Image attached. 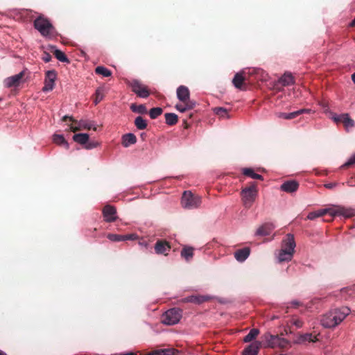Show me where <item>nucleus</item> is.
<instances>
[{
	"label": "nucleus",
	"instance_id": "ddd939ff",
	"mask_svg": "<svg viewBox=\"0 0 355 355\" xmlns=\"http://www.w3.org/2000/svg\"><path fill=\"white\" fill-rule=\"evenodd\" d=\"M210 297L206 295H190L184 297L180 300L183 303H193L196 304H200L205 302L209 301Z\"/></svg>",
	"mask_w": 355,
	"mask_h": 355
},
{
	"label": "nucleus",
	"instance_id": "9d476101",
	"mask_svg": "<svg viewBox=\"0 0 355 355\" xmlns=\"http://www.w3.org/2000/svg\"><path fill=\"white\" fill-rule=\"evenodd\" d=\"M104 220L107 223H112L118 219L117 211L115 207L107 205L102 210Z\"/></svg>",
	"mask_w": 355,
	"mask_h": 355
},
{
	"label": "nucleus",
	"instance_id": "49530a36",
	"mask_svg": "<svg viewBox=\"0 0 355 355\" xmlns=\"http://www.w3.org/2000/svg\"><path fill=\"white\" fill-rule=\"evenodd\" d=\"M98 144L96 141H89L88 140L87 143L85 145V148L87 149H92L94 148H96Z\"/></svg>",
	"mask_w": 355,
	"mask_h": 355
},
{
	"label": "nucleus",
	"instance_id": "58836bf2",
	"mask_svg": "<svg viewBox=\"0 0 355 355\" xmlns=\"http://www.w3.org/2000/svg\"><path fill=\"white\" fill-rule=\"evenodd\" d=\"M214 112L219 117H221L223 119L229 118L227 110L225 108H223L221 107H217L214 109Z\"/></svg>",
	"mask_w": 355,
	"mask_h": 355
},
{
	"label": "nucleus",
	"instance_id": "a18cd8bd",
	"mask_svg": "<svg viewBox=\"0 0 355 355\" xmlns=\"http://www.w3.org/2000/svg\"><path fill=\"white\" fill-rule=\"evenodd\" d=\"M295 112L296 117H297L298 116H300V114H310L312 112V110L311 109H300V110L295 111Z\"/></svg>",
	"mask_w": 355,
	"mask_h": 355
},
{
	"label": "nucleus",
	"instance_id": "c756f323",
	"mask_svg": "<svg viewBox=\"0 0 355 355\" xmlns=\"http://www.w3.org/2000/svg\"><path fill=\"white\" fill-rule=\"evenodd\" d=\"M243 175H245L246 176L252 178V179L260 180H263L262 175L254 173L253 169L250 168H243Z\"/></svg>",
	"mask_w": 355,
	"mask_h": 355
},
{
	"label": "nucleus",
	"instance_id": "37998d69",
	"mask_svg": "<svg viewBox=\"0 0 355 355\" xmlns=\"http://www.w3.org/2000/svg\"><path fill=\"white\" fill-rule=\"evenodd\" d=\"M302 338L304 341H309L315 343L318 340L316 336H313L312 334H305L302 336Z\"/></svg>",
	"mask_w": 355,
	"mask_h": 355
},
{
	"label": "nucleus",
	"instance_id": "f03ea898",
	"mask_svg": "<svg viewBox=\"0 0 355 355\" xmlns=\"http://www.w3.org/2000/svg\"><path fill=\"white\" fill-rule=\"evenodd\" d=\"M33 25L34 28L44 37L50 35L54 30V27L49 19L42 14H40L37 16L34 21Z\"/></svg>",
	"mask_w": 355,
	"mask_h": 355
},
{
	"label": "nucleus",
	"instance_id": "cd10ccee",
	"mask_svg": "<svg viewBox=\"0 0 355 355\" xmlns=\"http://www.w3.org/2000/svg\"><path fill=\"white\" fill-rule=\"evenodd\" d=\"M293 255V253L281 249L278 255L279 262L289 261L291 260Z\"/></svg>",
	"mask_w": 355,
	"mask_h": 355
},
{
	"label": "nucleus",
	"instance_id": "c03bdc74",
	"mask_svg": "<svg viewBox=\"0 0 355 355\" xmlns=\"http://www.w3.org/2000/svg\"><path fill=\"white\" fill-rule=\"evenodd\" d=\"M290 323L295 325L297 328H301L303 325V322L300 319L296 318L291 319Z\"/></svg>",
	"mask_w": 355,
	"mask_h": 355
},
{
	"label": "nucleus",
	"instance_id": "864d4df0",
	"mask_svg": "<svg viewBox=\"0 0 355 355\" xmlns=\"http://www.w3.org/2000/svg\"><path fill=\"white\" fill-rule=\"evenodd\" d=\"M70 129H71V130L72 132H77V131L80 130V126H79V125H78V127H73V126H72V125H71V126L70 127Z\"/></svg>",
	"mask_w": 355,
	"mask_h": 355
},
{
	"label": "nucleus",
	"instance_id": "1a4fd4ad",
	"mask_svg": "<svg viewBox=\"0 0 355 355\" xmlns=\"http://www.w3.org/2000/svg\"><path fill=\"white\" fill-rule=\"evenodd\" d=\"M24 75H25V71H22L20 73H19L18 74L6 78L4 80L5 87L7 88H10V87H17L19 86V85L21 83L24 82V80H23Z\"/></svg>",
	"mask_w": 355,
	"mask_h": 355
},
{
	"label": "nucleus",
	"instance_id": "09e8293b",
	"mask_svg": "<svg viewBox=\"0 0 355 355\" xmlns=\"http://www.w3.org/2000/svg\"><path fill=\"white\" fill-rule=\"evenodd\" d=\"M123 238H124V241L135 240L138 238V236L135 234H130L123 235Z\"/></svg>",
	"mask_w": 355,
	"mask_h": 355
},
{
	"label": "nucleus",
	"instance_id": "ea45409f",
	"mask_svg": "<svg viewBox=\"0 0 355 355\" xmlns=\"http://www.w3.org/2000/svg\"><path fill=\"white\" fill-rule=\"evenodd\" d=\"M104 98V92L103 89L101 87L98 88L95 92V99L94 103L97 105Z\"/></svg>",
	"mask_w": 355,
	"mask_h": 355
},
{
	"label": "nucleus",
	"instance_id": "2f4dec72",
	"mask_svg": "<svg viewBox=\"0 0 355 355\" xmlns=\"http://www.w3.org/2000/svg\"><path fill=\"white\" fill-rule=\"evenodd\" d=\"M183 104H177L175 107L180 112H184L187 110L193 109L195 107V103H182Z\"/></svg>",
	"mask_w": 355,
	"mask_h": 355
},
{
	"label": "nucleus",
	"instance_id": "4be33fe9",
	"mask_svg": "<svg viewBox=\"0 0 355 355\" xmlns=\"http://www.w3.org/2000/svg\"><path fill=\"white\" fill-rule=\"evenodd\" d=\"M273 229L274 226L272 224L266 223L257 229L256 234L259 236H268L270 235Z\"/></svg>",
	"mask_w": 355,
	"mask_h": 355
},
{
	"label": "nucleus",
	"instance_id": "4468645a",
	"mask_svg": "<svg viewBox=\"0 0 355 355\" xmlns=\"http://www.w3.org/2000/svg\"><path fill=\"white\" fill-rule=\"evenodd\" d=\"M171 245L165 240H158L155 244V250L157 254L166 255L170 251Z\"/></svg>",
	"mask_w": 355,
	"mask_h": 355
},
{
	"label": "nucleus",
	"instance_id": "c85d7f7f",
	"mask_svg": "<svg viewBox=\"0 0 355 355\" xmlns=\"http://www.w3.org/2000/svg\"><path fill=\"white\" fill-rule=\"evenodd\" d=\"M245 78L243 77V74L241 73H237L232 80V83L235 87L241 89L242 85L244 83Z\"/></svg>",
	"mask_w": 355,
	"mask_h": 355
},
{
	"label": "nucleus",
	"instance_id": "8fccbe9b",
	"mask_svg": "<svg viewBox=\"0 0 355 355\" xmlns=\"http://www.w3.org/2000/svg\"><path fill=\"white\" fill-rule=\"evenodd\" d=\"M42 59L45 62H49L51 61V55L49 53H46V52H44L43 53V55H42Z\"/></svg>",
	"mask_w": 355,
	"mask_h": 355
},
{
	"label": "nucleus",
	"instance_id": "72a5a7b5",
	"mask_svg": "<svg viewBox=\"0 0 355 355\" xmlns=\"http://www.w3.org/2000/svg\"><path fill=\"white\" fill-rule=\"evenodd\" d=\"M130 110L133 112L139 113V114H146L147 113V109L146 106L143 104L141 105H137L135 103H132L130 105Z\"/></svg>",
	"mask_w": 355,
	"mask_h": 355
},
{
	"label": "nucleus",
	"instance_id": "dca6fc26",
	"mask_svg": "<svg viewBox=\"0 0 355 355\" xmlns=\"http://www.w3.org/2000/svg\"><path fill=\"white\" fill-rule=\"evenodd\" d=\"M299 183L295 180H288L284 182L280 187L281 190L287 192L293 193L297 190Z\"/></svg>",
	"mask_w": 355,
	"mask_h": 355
},
{
	"label": "nucleus",
	"instance_id": "bf43d9fd",
	"mask_svg": "<svg viewBox=\"0 0 355 355\" xmlns=\"http://www.w3.org/2000/svg\"><path fill=\"white\" fill-rule=\"evenodd\" d=\"M139 244H140V245H144V243H142V242H139ZM145 246H146V244H145Z\"/></svg>",
	"mask_w": 355,
	"mask_h": 355
},
{
	"label": "nucleus",
	"instance_id": "a19ab883",
	"mask_svg": "<svg viewBox=\"0 0 355 355\" xmlns=\"http://www.w3.org/2000/svg\"><path fill=\"white\" fill-rule=\"evenodd\" d=\"M163 112V110L161 107H153L150 110L149 115L152 119H155L161 115Z\"/></svg>",
	"mask_w": 355,
	"mask_h": 355
},
{
	"label": "nucleus",
	"instance_id": "412c9836",
	"mask_svg": "<svg viewBox=\"0 0 355 355\" xmlns=\"http://www.w3.org/2000/svg\"><path fill=\"white\" fill-rule=\"evenodd\" d=\"M277 84L286 87L294 84V78L291 73H285L279 80Z\"/></svg>",
	"mask_w": 355,
	"mask_h": 355
},
{
	"label": "nucleus",
	"instance_id": "a211bd4d",
	"mask_svg": "<svg viewBox=\"0 0 355 355\" xmlns=\"http://www.w3.org/2000/svg\"><path fill=\"white\" fill-rule=\"evenodd\" d=\"M260 347L261 343L254 341L244 349L243 355H257Z\"/></svg>",
	"mask_w": 355,
	"mask_h": 355
},
{
	"label": "nucleus",
	"instance_id": "680f3d73",
	"mask_svg": "<svg viewBox=\"0 0 355 355\" xmlns=\"http://www.w3.org/2000/svg\"><path fill=\"white\" fill-rule=\"evenodd\" d=\"M2 101V98H0V101Z\"/></svg>",
	"mask_w": 355,
	"mask_h": 355
},
{
	"label": "nucleus",
	"instance_id": "79ce46f5",
	"mask_svg": "<svg viewBox=\"0 0 355 355\" xmlns=\"http://www.w3.org/2000/svg\"><path fill=\"white\" fill-rule=\"evenodd\" d=\"M107 239L112 241L119 242L124 241L123 235L116 234H108L107 236Z\"/></svg>",
	"mask_w": 355,
	"mask_h": 355
},
{
	"label": "nucleus",
	"instance_id": "de8ad7c7",
	"mask_svg": "<svg viewBox=\"0 0 355 355\" xmlns=\"http://www.w3.org/2000/svg\"><path fill=\"white\" fill-rule=\"evenodd\" d=\"M278 343H279V344H278L277 347L283 348V347H285L288 345V341L285 338L279 337V340Z\"/></svg>",
	"mask_w": 355,
	"mask_h": 355
},
{
	"label": "nucleus",
	"instance_id": "473e14b6",
	"mask_svg": "<svg viewBox=\"0 0 355 355\" xmlns=\"http://www.w3.org/2000/svg\"><path fill=\"white\" fill-rule=\"evenodd\" d=\"M181 256L187 261L190 260L193 256V248L191 247H184L181 251Z\"/></svg>",
	"mask_w": 355,
	"mask_h": 355
},
{
	"label": "nucleus",
	"instance_id": "603ef678",
	"mask_svg": "<svg viewBox=\"0 0 355 355\" xmlns=\"http://www.w3.org/2000/svg\"><path fill=\"white\" fill-rule=\"evenodd\" d=\"M337 185V183L336 182H330V183H327L325 184L324 186L325 188L328 189H334L336 186Z\"/></svg>",
	"mask_w": 355,
	"mask_h": 355
},
{
	"label": "nucleus",
	"instance_id": "b1692460",
	"mask_svg": "<svg viewBox=\"0 0 355 355\" xmlns=\"http://www.w3.org/2000/svg\"><path fill=\"white\" fill-rule=\"evenodd\" d=\"M329 207L325 209H321L315 211L310 212L307 216V219L314 220L316 218L322 217L325 215L329 216Z\"/></svg>",
	"mask_w": 355,
	"mask_h": 355
},
{
	"label": "nucleus",
	"instance_id": "f257e3e1",
	"mask_svg": "<svg viewBox=\"0 0 355 355\" xmlns=\"http://www.w3.org/2000/svg\"><path fill=\"white\" fill-rule=\"evenodd\" d=\"M351 312L347 306L334 309L324 314L321 319V324L326 328H334L339 324Z\"/></svg>",
	"mask_w": 355,
	"mask_h": 355
},
{
	"label": "nucleus",
	"instance_id": "4c0bfd02",
	"mask_svg": "<svg viewBox=\"0 0 355 355\" xmlns=\"http://www.w3.org/2000/svg\"><path fill=\"white\" fill-rule=\"evenodd\" d=\"M55 57L60 62L69 63V60L66 55L60 50L55 49L53 51Z\"/></svg>",
	"mask_w": 355,
	"mask_h": 355
},
{
	"label": "nucleus",
	"instance_id": "f8f14e48",
	"mask_svg": "<svg viewBox=\"0 0 355 355\" xmlns=\"http://www.w3.org/2000/svg\"><path fill=\"white\" fill-rule=\"evenodd\" d=\"M177 97L182 103H193L190 100V92L187 87L180 85L177 89Z\"/></svg>",
	"mask_w": 355,
	"mask_h": 355
},
{
	"label": "nucleus",
	"instance_id": "20e7f679",
	"mask_svg": "<svg viewBox=\"0 0 355 355\" xmlns=\"http://www.w3.org/2000/svg\"><path fill=\"white\" fill-rule=\"evenodd\" d=\"M181 203L182 207L186 209L198 208L201 204V198L193 195L191 191H184Z\"/></svg>",
	"mask_w": 355,
	"mask_h": 355
},
{
	"label": "nucleus",
	"instance_id": "4d7b16f0",
	"mask_svg": "<svg viewBox=\"0 0 355 355\" xmlns=\"http://www.w3.org/2000/svg\"><path fill=\"white\" fill-rule=\"evenodd\" d=\"M352 80L355 83V72L352 75Z\"/></svg>",
	"mask_w": 355,
	"mask_h": 355
},
{
	"label": "nucleus",
	"instance_id": "f704fd0d",
	"mask_svg": "<svg viewBox=\"0 0 355 355\" xmlns=\"http://www.w3.org/2000/svg\"><path fill=\"white\" fill-rule=\"evenodd\" d=\"M95 72L96 73L102 75L104 77H109L112 76V71L103 66H98L95 69Z\"/></svg>",
	"mask_w": 355,
	"mask_h": 355
},
{
	"label": "nucleus",
	"instance_id": "9b49d317",
	"mask_svg": "<svg viewBox=\"0 0 355 355\" xmlns=\"http://www.w3.org/2000/svg\"><path fill=\"white\" fill-rule=\"evenodd\" d=\"M56 76L57 73L55 70H49L46 72L44 86L42 88L44 92H48L53 89Z\"/></svg>",
	"mask_w": 355,
	"mask_h": 355
},
{
	"label": "nucleus",
	"instance_id": "c9c22d12",
	"mask_svg": "<svg viewBox=\"0 0 355 355\" xmlns=\"http://www.w3.org/2000/svg\"><path fill=\"white\" fill-rule=\"evenodd\" d=\"M135 125L139 130H144L147 127V122L142 116H137L135 120Z\"/></svg>",
	"mask_w": 355,
	"mask_h": 355
},
{
	"label": "nucleus",
	"instance_id": "052dcab7",
	"mask_svg": "<svg viewBox=\"0 0 355 355\" xmlns=\"http://www.w3.org/2000/svg\"><path fill=\"white\" fill-rule=\"evenodd\" d=\"M294 304H295V305H297V304H298V302H294Z\"/></svg>",
	"mask_w": 355,
	"mask_h": 355
},
{
	"label": "nucleus",
	"instance_id": "bb28decb",
	"mask_svg": "<svg viewBox=\"0 0 355 355\" xmlns=\"http://www.w3.org/2000/svg\"><path fill=\"white\" fill-rule=\"evenodd\" d=\"M164 117L166 123L168 125H173L178 121V116L174 113H166Z\"/></svg>",
	"mask_w": 355,
	"mask_h": 355
},
{
	"label": "nucleus",
	"instance_id": "39448f33",
	"mask_svg": "<svg viewBox=\"0 0 355 355\" xmlns=\"http://www.w3.org/2000/svg\"><path fill=\"white\" fill-rule=\"evenodd\" d=\"M128 86L132 89V91L135 93L139 97L147 98L150 95V91L147 86L144 85L141 81L137 79L128 80L127 82Z\"/></svg>",
	"mask_w": 355,
	"mask_h": 355
},
{
	"label": "nucleus",
	"instance_id": "6e6d98bb",
	"mask_svg": "<svg viewBox=\"0 0 355 355\" xmlns=\"http://www.w3.org/2000/svg\"><path fill=\"white\" fill-rule=\"evenodd\" d=\"M350 26H355V18L351 21Z\"/></svg>",
	"mask_w": 355,
	"mask_h": 355
},
{
	"label": "nucleus",
	"instance_id": "0eeeda50",
	"mask_svg": "<svg viewBox=\"0 0 355 355\" xmlns=\"http://www.w3.org/2000/svg\"><path fill=\"white\" fill-rule=\"evenodd\" d=\"M329 216L330 219L327 221H330L336 216H343L345 218H351L355 216V210L352 208H346L341 206H332L329 207Z\"/></svg>",
	"mask_w": 355,
	"mask_h": 355
},
{
	"label": "nucleus",
	"instance_id": "6e6552de",
	"mask_svg": "<svg viewBox=\"0 0 355 355\" xmlns=\"http://www.w3.org/2000/svg\"><path fill=\"white\" fill-rule=\"evenodd\" d=\"M336 123H342L347 132L355 127V121L349 116L348 113L341 114L340 115H334L332 117Z\"/></svg>",
	"mask_w": 355,
	"mask_h": 355
},
{
	"label": "nucleus",
	"instance_id": "6ab92c4d",
	"mask_svg": "<svg viewBox=\"0 0 355 355\" xmlns=\"http://www.w3.org/2000/svg\"><path fill=\"white\" fill-rule=\"evenodd\" d=\"M263 338L266 343V346L271 348L277 347L279 340V336L278 335L274 336L270 334H266Z\"/></svg>",
	"mask_w": 355,
	"mask_h": 355
},
{
	"label": "nucleus",
	"instance_id": "2eb2a0df",
	"mask_svg": "<svg viewBox=\"0 0 355 355\" xmlns=\"http://www.w3.org/2000/svg\"><path fill=\"white\" fill-rule=\"evenodd\" d=\"M295 248V242L293 235L288 234L286 239L282 242V250L294 253Z\"/></svg>",
	"mask_w": 355,
	"mask_h": 355
},
{
	"label": "nucleus",
	"instance_id": "3c124183",
	"mask_svg": "<svg viewBox=\"0 0 355 355\" xmlns=\"http://www.w3.org/2000/svg\"><path fill=\"white\" fill-rule=\"evenodd\" d=\"M353 164H355V153L349 159V160L345 163V166H349Z\"/></svg>",
	"mask_w": 355,
	"mask_h": 355
},
{
	"label": "nucleus",
	"instance_id": "f3484780",
	"mask_svg": "<svg viewBox=\"0 0 355 355\" xmlns=\"http://www.w3.org/2000/svg\"><path fill=\"white\" fill-rule=\"evenodd\" d=\"M67 119H70V121H71L72 122L77 123L80 126V128H82L87 129V130L93 129L95 131L97 129L96 127H92V125L87 121L80 120L79 121H78L73 119V117H71V116H64L62 117V121H66Z\"/></svg>",
	"mask_w": 355,
	"mask_h": 355
},
{
	"label": "nucleus",
	"instance_id": "7c9ffc66",
	"mask_svg": "<svg viewBox=\"0 0 355 355\" xmlns=\"http://www.w3.org/2000/svg\"><path fill=\"white\" fill-rule=\"evenodd\" d=\"M259 334V330L258 329H252L250 331V332L244 337L243 341L245 343L252 342L254 339L257 338V336Z\"/></svg>",
	"mask_w": 355,
	"mask_h": 355
},
{
	"label": "nucleus",
	"instance_id": "7ed1b4c3",
	"mask_svg": "<svg viewBox=\"0 0 355 355\" xmlns=\"http://www.w3.org/2000/svg\"><path fill=\"white\" fill-rule=\"evenodd\" d=\"M258 193L257 183L251 182L249 187L241 191L242 201L245 207L249 209L254 202Z\"/></svg>",
	"mask_w": 355,
	"mask_h": 355
},
{
	"label": "nucleus",
	"instance_id": "aec40b11",
	"mask_svg": "<svg viewBox=\"0 0 355 355\" xmlns=\"http://www.w3.org/2000/svg\"><path fill=\"white\" fill-rule=\"evenodd\" d=\"M250 252L249 248H243L234 252V257L238 261L243 262L249 257Z\"/></svg>",
	"mask_w": 355,
	"mask_h": 355
},
{
	"label": "nucleus",
	"instance_id": "13d9d810",
	"mask_svg": "<svg viewBox=\"0 0 355 355\" xmlns=\"http://www.w3.org/2000/svg\"><path fill=\"white\" fill-rule=\"evenodd\" d=\"M0 355H6L4 352L0 350Z\"/></svg>",
	"mask_w": 355,
	"mask_h": 355
},
{
	"label": "nucleus",
	"instance_id": "393cba45",
	"mask_svg": "<svg viewBox=\"0 0 355 355\" xmlns=\"http://www.w3.org/2000/svg\"><path fill=\"white\" fill-rule=\"evenodd\" d=\"M53 141L55 144L59 146H62L67 149L69 148V144L62 135L54 134L53 135Z\"/></svg>",
	"mask_w": 355,
	"mask_h": 355
},
{
	"label": "nucleus",
	"instance_id": "e433bc0d",
	"mask_svg": "<svg viewBox=\"0 0 355 355\" xmlns=\"http://www.w3.org/2000/svg\"><path fill=\"white\" fill-rule=\"evenodd\" d=\"M275 116L279 119H284L286 120H291L296 118L295 112L286 113V112H276Z\"/></svg>",
	"mask_w": 355,
	"mask_h": 355
},
{
	"label": "nucleus",
	"instance_id": "423d86ee",
	"mask_svg": "<svg viewBox=\"0 0 355 355\" xmlns=\"http://www.w3.org/2000/svg\"><path fill=\"white\" fill-rule=\"evenodd\" d=\"M182 317V311L178 309H171L162 315V322L167 325L177 324Z\"/></svg>",
	"mask_w": 355,
	"mask_h": 355
},
{
	"label": "nucleus",
	"instance_id": "a878e982",
	"mask_svg": "<svg viewBox=\"0 0 355 355\" xmlns=\"http://www.w3.org/2000/svg\"><path fill=\"white\" fill-rule=\"evenodd\" d=\"M73 139L80 144L86 145L89 140V135L86 133L76 134L73 135Z\"/></svg>",
	"mask_w": 355,
	"mask_h": 355
},
{
	"label": "nucleus",
	"instance_id": "5701e85b",
	"mask_svg": "<svg viewBox=\"0 0 355 355\" xmlns=\"http://www.w3.org/2000/svg\"><path fill=\"white\" fill-rule=\"evenodd\" d=\"M137 142V137L132 133H128L122 137V145L127 148Z\"/></svg>",
	"mask_w": 355,
	"mask_h": 355
},
{
	"label": "nucleus",
	"instance_id": "5fc2aeb1",
	"mask_svg": "<svg viewBox=\"0 0 355 355\" xmlns=\"http://www.w3.org/2000/svg\"><path fill=\"white\" fill-rule=\"evenodd\" d=\"M349 290L352 291V292L349 293L350 295H355V285L350 288Z\"/></svg>",
	"mask_w": 355,
	"mask_h": 355
}]
</instances>
